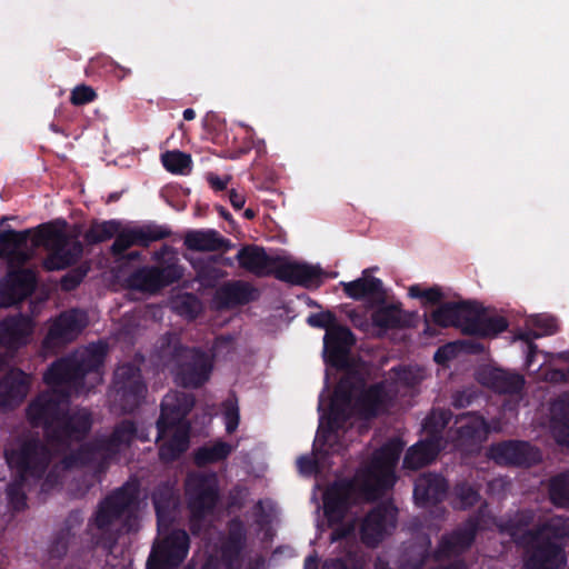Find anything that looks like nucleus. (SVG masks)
Returning a JSON list of instances; mask_svg holds the SVG:
<instances>
[{"label": "nucleus", "mask_w": 569, "mask_h": 569, "mask_svg": "<svg viewBox=\"0 0 569 569\" xmlns=\"http://www.w3.org/2000/svg\"><path fill=\"white\" fill-rule=\"evenodd\" d=\"M535 516L531 509L518 510L502 518L497 523L498 530L526 549L525 569H562L567 565L565 549L569 537V518L555 516L529 529Z\"/></svg>", "instance_id": "nucleus-1"}, {"label": "nucleus", "mask_w": 569, "mask_h": 569, "mask_svg": "<svg viewBox=\"0 0 569 569\" xmlns=\"http://www.w3.org/2000/svg\"><path fill=\"white\" fill-rule=\"evenodd\" d=\"M68 223L63 219L39 224L36 229L16 231L12 229L0 231V259L16 258L26 254L18 252L32 236V246L42 247L48 251L43 260V267L48 271L63 270L77 263L83 253L82 243L66 231Z\"/></svg>", "instance_id": "nucleus-2"}, {"label": "nucleus", "mask_w": 569, "mask_h": 569, "mask_svg": "<svg viewBox=\"0 0 569 569\" xmlns=\"http://www.w3.org/2000/svg\"><path fill=\"white\" fill-rule=\"evenodd\" d=\"M69 393L48 390L39 393L26 413L33 428H42L47 440L54 446H69L83 440L91 430L92 418L87 410L70 412Z\"/></svg>", "instance_id": "nucleus-3"}, {"label": "nucleus", "mask_w": 569, "mask_h": 569, "mask_svg": "<svg viewBox=\"0 0 569 569\" xmlns=\"http://www.w3.org/2000/svg\"><path fill=\"white\" fill-rule=\"evenodd\" d=\"M139 496V483L127 481L98 503L86 528L90 548L112 551L120 535V519L138 506Z\"/></svg>", "instance_id": "nucleus-4"}, {"label": "nucleus", "mask_w": 569, "mask_h": 569, "mask_svg": "<svg viewBox=\"0 0 569 569\" xmlns=\"http://www.w3.org/2000/svg\"><path fill=\"white\" fill-rule=\"evenodd\" d=\"M4 455L8 466L16 473L14 480L7 486V498L10 507L20 512L27 508L26 485L40 481L49 468L52 453L42 440L29 438Z\"/></svg>", "instance_id": "nucleus-5"}, {"label": "nucleus", "mask_w": 569, "mask_h": 569, "mask_svg": "<svg viewBox=\"0 0 569 569\" xmlns=\"http://www.w3.org/2000/svg\"><path fill=\"white\" fill-rule=\"evenodd\" d=\"M160 360L174 367L176 381L183 388H201L209 379L213 368L212 359L201 348L182 343L180 333L168 331L157 342Z\"/></svg>", "instance_id": "nucleus-6"}, {"label": "nucleus", "mask_w": 569, "mask_h": 569, "mask_svg": "<svg viewBox=\"0 0 569 569\" xmlns=\"http://www.w3.org/2000/svg\"><path fill=\"white\" fill-rule=\"evenodd\" d=\"M350 378H341L337 383L329 406L328 413L320 417V423L313 441L312 452L323 457L338 453L343 449L341 433L346 425L356 415L351 391L361 387V380L350 381Z\"/></svg>", "instance_id": "nucleus-7"}, {"label": "nucleus", "mask_w": 569, "mask_h": 569, "mask_svg": "<svg viewBox=\"0 0 569 569\" xmlns=\"http://www.w3.org/2000/svg\"><path fill=\"white\" fill-rule=\"evenodd\" d=\"M479 529V518L469 517L451 532L442 535L432 553L429 539L422 545L409 548L402 558V569H422L430 556L435 561L460 557L471 548Z\"/></svg>", "instance_id": "nucleus-8"}, {"label": "nucleus", "mask_w": 569, "mask_h": 569, "mask_svg": "<svg viewBox=\"0 0 569 569\" xmlns=\"http://www.w3.org/2000/svg\"><path fill=\"white\" fill-rule=\"evenodd\" d=\"M216 473L192 472L184 480V499L189 512L188 527L192 536L200 537L210 527L209 518L220 502Z\"/></svg>", "instance_id": "nucleus-9"}, {"label": "nucleus", "mask_w": 569, "mask_h": 569, "mask_svg": "<svg viewBox=\"0 0 569 569\" xmlns=\"http://www.w3.org/2000/svg\"><path fill=\"white\" fill-rule=\"evenodd\" d=\"M152 259L157 264L139 267L124 279L126 289L156 295L182 279L184 268L171 247L163 244Z\"/></svg>", "instance_id": "nucleus-10"}, {"label": "nucleus", "mask_w": 569, "mask_h": 569, "mask_svg": "<svg viewBox=\"0 0 569 569\" xmlns=\"http://www.w3.org/2000/svg\"><path fill=\"white\" fill-rule=\"evenodd\" d=\"M147 395V385L140 367L126 362L117 367L112 380V405L121 413H131L140 407Z\"/></svg>", "instance_id": "nucleus-11"}, {"label": "nucleus", "mask_w": 569, "mask_h": 569, "mask_svg": "<svg viewBox=\"0 0 569 569\" xmlns=\"http://www.w3.org/2000/svg\"><path fill=\"white\" fill-rule=\"evenodd\" d=\"M190 543L184 529H171L153 541L146 569H179L189 555Z\"/></svg>", "instance_id": "nucleus-12"}, {"label": "nucleus", "mask_w": 569, "mask_h": 569, "mask_svg": "<svg viewBox=\"0 0 569 569\" xmlns=\"http://www.w3.org/2000/svg\"><path fill=\"white\" fill-rule=\"evenodd\" d=\"M398 509L390 502L371 508L359 522V539L367 548H377L397 528Z\"/></svg>", "instance_id": "nucleus-13"}, {"label": "nucleus", "mask_w": 569, "mask_h": 569, "mask_svg": "<svg viewBox=\"0 0 569 569\" xmlns=\"http://www.w3.org/2000/svg\"><path fill=\"white\" fill-rule=\"evenodd\" d=\"M341 378H350L353 382L356 378L361 380V387L351 391L353 409L358 417L366 420L373 419L387 409L390 397L383 381L367 386L363 375L356 370L348 371Z\"/></svg>", "instance_id": "nucleus-14"}, {"label": "nucleus", "mask_w": 569, "mask_h": 569, "mask_svg": "<svg viewBox=\"0 0 569 569\" xmlns=\"http://www.w3.org/2000/svg\"><path fill=\"white\" fill-rule=\"evenodd\" d=\"M196 399L193 395L171 391L167 393L160 406V416L156 422L158 439L163 438L171 428L181 427V425L191 426L187 416L194 407Z\"/></svg>", "instance_id": "nucleus-15"}, {"label": "nucleus", "mask_w": 569, "mask_h": 569, "mask_svg": "<svg viewBox=\"0 0 569 569\" xmlns=\"http://www.w3.org/2000/svg\"><path fill=\"white\" fill-rule=\"evenodd\" d=\"M88 325L87 313L73 308L62 311L50 325L42 341L44 349H53L72 342Z\"/></svg>", "instance_id": "nucleus-16"}, {"label": "nucleus", "mask_w": 569, "mask_h": 569, "mask_svg": "<svg viewBox=\"0 0 569 569\" xmlns=\"http://www.w3.org/2000/svg\"><path fill=\"white\" fill-rule=\"evenodd\" d=\"M170 236L169 228L154 222L124 228L117 234L110 247V252L113 257H123L124 252L133 246L148 248L152 242L167 239Z\"/></svg>", "instance_id": "nucleus-17"}, {"label": "nucleus", "mask_w": 569, "mask_h": 569, "mask_svg": "<svg viewBox=\"0 0 569 569\" xmlns=\"http://www.w3.org/2000/svg\"><path fill=\"white\" fill-rule=\"evenodd\" d=\"M455 447L465 452L477 451L487 440L489 426L486 419L477 412L458 415L455 420Z\"/></svg>", "instance_id": "nucleus-18"}, {"label": "nucleus", "mask_w": 569, "mask_h": 569, "mask_svg": "<svg viewBox=\"0 0 569 569\" xmlns=\"http://www.w3.org/2000/svg\"><path fill=\"white\" fill-rule=\"evenodd\" d=\"M489 457L499 466L531 467L541 461V452L528 441L505 440L492 443Z\"/></svg>", "instance_id": "nucleus-19"}, {"label": "nucleus", "mask_w": 569, "mask_h": 569, "mask_svg": "<svg viewBox=\"0 0 569 569\" xmlns=\"http://www.w3.org/2000/svg\"><path fill=\"white\" fill-rule=\"evenodd\" d=\"M37 286L36 272L28 268L10 269L0 280V308H10L29 298Z\"/></svg>", "instance_id": "nucleus-20"}, {"label": "nucleus", "mask_w": 569, "mask_h": 569, "mask_svg": "<svg viewBox=\"0 0 569 569\" xmlns=\"http://www.w3.org/2000/svg\"><path fill=\"white\" fill-rule=\"evenodd\" d=\"M471 310L467 325L463 326V335L481 339H493L509 328L506 317L488 315L487 309L477 301H471Z\"/></svg>", "instance_id": "nucleus-21"}, {"label": "nucleus", "mask_w": 569, "mask_h": 569, "mask_svg": "<svg viewBox=\"0 0 569 569\" xmlns=\"http://www.w3.org/2000/svg\"><path fill=\"white\" fill-rule=\"evenodd\" d=\"M33 329L34 322L30 316H8L0 321V346L13 358L17 350L29 343Z\"/></svg>", "instance_id": "nucleus-22"}, {"label": "nucleus", "mask_w": 569, "mask_h": 569, "mask_svg": "<svg viewBox=\"0 0 569 569\" xmlns=\"http://www.w3.org/2000/svg\"><path fill=\"white\" fill-rule=\"evenodd\" d=\"M110 457L107 453L100 439L81 445L78 449L66 455L60 465L63 470L90 467L96 473L106 472L109 467Z\"/></svg>", "instance_id": "nucleus-23"}, {"label": "nucleus", "mask_w": 569, "mask_h": 569, "mask_svg": "<svg viewBox=\"0 0 569 569\" xmlns=\"http://www.w3.org/2000/svg\"><path fill=\"white\" fill-rule=\"evenodd\" d=\"M78 370V367L74 366V358H60L47 369L43 375V381L50 387V390H57V392L67 391L70 398L72 395L79 393L83 388Z\"/></svg>", "instance_id": "nucleus-24"}, {"label": "nucleus", "mask_w": 569, "mask_h": 569, "mask_svg": "<svg viewBox=\"0 0 569 569\" xmlns=\"http://www.w3.org/2000/svg\"><path fill=\"white\" fill-rule=\"evenodd\" d=\"M355 341V336L348 327L336 325L328 328L323 337L326 362L338 369L346 368L348 355Z\"/></svg>", "instance_id": "nucleus-25"}, {"label": "nucleus", "mask_w": 569, "mask_h": 569, "mask_svg": "<svg viewBox=\"0 0 569 569\" xmlns=\"http://www.w3.org/2000/svg\"><path fill=\"white\" fill-rule=\"evenodd\" d=\"M471 301H447L441 302L430 313L423 315L425 332H430L431 323L440 328H458L463 333V326L467 325L471 310Z\"/></svg>", "instance_id": "nucleus-26"}, {"label": "nucleus", "mask_w": 569, "mask_h": 569, "mask_svg": "<svg viewBox=\"0 0 569 569\" xmlns=\"http://www.w3.org/2000/svg\"><path fill=\"white\" fill-rule=\"evenodd\" d=\"M353 488L349 481H336L323 493V515L329 527L340 523L347 516Z\"/></svg>", "instance_id": "nucleus-27"}, {"label": "nucleus", "mask_w": 569, "mask_h": 569, "mask_svg": "<svg viewBox=\"0 0 569 569\" xmlns=\"http://www.w3.org/2000/svg\"><path fill=\"white\" fill-rule=\"evenodd\" d=\"M31 376L19 368H10L0 379V410L13 409L29 393Z\"/></svg>", "instance_id": "nucleus-28"}, {"label": "nucleus", "mask_w": 569, "mask_h": 569, "mask_svg": "<svg viewBox=\"0 0 569 569\" xmlns=\"http://www.w3.org/2000/svg\"><path fill=\"white\" fill-rule=\"evenodd\" d=\"M375 305L376 308L371 312V322L373 327L382 332L413 327L416 312L403 310L400 302L386 303L385 298L383 302H375Z\"/></svg>", "instance_id": "nucleus-29"}, {"label": "nucleus", "mask_w": 569, "mask_h": 569, "mask_svg": "<svg viewBox=\"0 0 569 569\" xmlns=\"http://www.w3.org/2000/svg\"><path fill=\"white\" fill-rule=\"evenodd\" d=\"M83 523V513L80 509L71 510L64 519L61 528L54 533L50 546L49 556L52 559H62L68 551L78 543V532Z\"/></svg>", "instance_id": "nucleus-30"}, {"label": "nucleus", "mask_w": 569, "mask_h": 569, "mask_svg": "<svg viewBox=\"0 0 569 569\" xmlns=\"http://www.w3.org/2000/svg\"><path fill=\"white\" fill-rule=\"evenodd\" d=\"M448 489L449 485L445 477L425 472L415 480L413 499L419 507L436 506L446 499Z\"/></svg>", "instance_id": "nucleus-31"}, {"label": "nucleus", "mask_w": 569, "mask_h": 569, "mask_svg": "<svg viewBox=\"0 0 569 569\" xmlns=\"http://www.w3.org/2000/svg\"><path fill=\"white\" fill-rule=\"evenodd\" d=\"M247 545V528L240 517L227 523V538L221 547V559L226 569H240V557Z\"/></svg>", "instance_id": "nucleus-32"}, {"label": "nucleus", "mask_w": 569, "mask_h": 569, "mask_svg": "<svg viewBox=\"0 0 569 569\" xmlns=\"http://www.w3.org/2000/svg\"><path fill=\"white\" fill-rule=\"evenodd\" d=\"M273 276L280 281L310 288L321 283L322 271L319 267L305 262L284 261L277 263Z\"/></svg>", "instance_id": "nucleus-33"}, {"label": "nucleus", "mask_w": 569, "mask_h": 569, "mask_svg": "<svg viewBox=\"0 0 569 569\" xmlns=\"http://www.w3.org/2000/svg\"><path fill=\"white\" fill-rule=\"evenodd\" d=\"M236 260L240 268L259 278L273 274L279 262L278 258L270 257L264 248L256 244L243 246L236 254Z\"/></svg>", "instance_id": "nucleus-34"}, {"label": "nucleus", "mask_w": 569, "mask_h": 569, "mask_svg": "<svg viewBox=\"0 0 569 569\" xmlns=\"http://www.w3.org/2000/svg\"><path fill=\"white\" fill-rule=\"evenodd\" d=\"M191 426L181 425L178 428H171L163 437L158 439V457L166 465L179 460L190 447Z\"/></svg>", "instance_id": "nucleus-35"}, {"label": "nucleus", "mask_w": 569, "mask_h": 569, "mask_svg": "<svg viewBox=\"0 0 569 569\" xmlns=\"http://www.w3.org/2000/svg\"><path fill=\"white\" fill-rule=\"evenodd\" d=\"M196 272V280L204 288H213L218 281L226 276L220 266L231 267L230 258L222 254H211L208 257H190L186 256Z\"/></svg>", "instance_id": "nucleus-36"}, {"label": "nucleus", "mask_w": 569, "mask_h": 569, "mask_svg": "<svg viewBox=\"0 0 569 569\" xmlns=\"http://www.w3.org/2000/svg\"><path fill=\"white\" fill-rule=\"evenodd\" d=\"M478 380L497 393L518 395L522 391L525 379L499 368H487L479 372Z\"/></svg>", "instance_id": "nucleus-37"}, {"label": "nucleus", "mask_w": 569, "mask_h": 569, "mask_svg": "<svg viewBox=\"0 0 569 569\" xmlns=\"http://www.w3.org/2000/svg\"><path fill=\"white\" fill-rule=\"evenodd\" d=\"M99 439L110 458L119 453L122 448H129L136 439L147 440L146 437L138 435L137 423L130 419L120 420L108 437Z\"/></svg>", "instance_id": "nucleus-38"}, {"label": "nucleus", "mask_w": 569, "mask_h": 569, "mask_svg": "<svg viewBox=\"0 0 569 569\" xmlns=\"http://www.w3.org/2000/svg\"><path fill=\"white\" fill-rule=\"evenodd\" d=\"M441 450V438L432 435L410 447L403 458V468L418 470L431 463Z\"/></svg>", "instance_id": "nucleus-39"}, {"label": "nucleus", "mask_w": 569, "mask_h": 569, "mask_svg": "<svg viewBox=\"0 0 569 569\" xmlns=\"http://www.w3.org/2000/svg\"><path fill=\"white\" fill-rule=\"evenodd\" d=\"M258 297L257 289L249 282L233 280L222 284L216 292V299L226 308L244 306Z\"/></svg>", "instance_id": "nucleus-40"}, {"label": "nucleus", "mask_w": 569, "mask_h": 569, "mask_svg": "<svg viewBox=\"0 0 569 569\" xmlns=\"http://www.w3.org/2000/svg\"><path fill=\"white\" fill-rule=\"evenodd\" d=\"M347 297L360 301L370 298L373 302H383V283L376 277H361L350 282H341Z\"/></svg>", "instance_id": "nucleus-41"}, {"label": "nucleus", "mask_w": 569, "mask_h": 569, "mask_svg": "<svg viewBox=\"0 0 569 569\" xmlns=\"http://www.w3.org/2000/svg\"><path fill=\"white\" fill-rule=\"evenodd\" d=\"M151 499L154 507L158 526L160 527L166 522H170L173 517V511L178 505V496L173 485L168 481L159 483L154 488L151 495Z\"/></svg>", "instance_id": "nucleus-42"}, {"label": "nucleus", "mask_w": 569, "mask_h": 569, "mask_svg": "<svg viewBox=\"0 0 569 569\" xmlns=\"http://www.w3.org/2000/svg\"><path fill=\"white\" fill-rule=\"evenodd\" d=\"M184 246L192 251L229 250L231 241L213 229L189 231L184 237Z\"/></svg>", "instance_id": "nucleus-43"}, {"label": "nucleus", "mask_w": 569, "mask_h": 569, "mask_svg": "<svg viewBox=\"0 0 569 569\" xmlns=\"http://www.w3.org/2000/svg\"><path fill=\"white\" fill-rule=\"evenodd\" d=\"M551 411L557 441L569 446V393L559 397L552 403Z\"/></svg>", "instance_id": "nucleus-44"}, {"label": "nucleus", "mask_w": 569, "mask_h": 569, "mask_svg": "<svg viewBox=\"0 0 569 569\" xmlns=\"http://www.w3.org/2000/svg\"><path fill=\"white\" fill-rule=\"evenodd\" d=\"M402 450L403 443L399 439L389 440L373 452L368 468L395 470Z\"/></svg>", "instance_id": "nucleus-45"}, {"label": "nucleus", "mask_w": 569, "mask_h": 569, "mask_svg": "<svg viewBox=\"0 0 569 569\" xmlns=\"http://www.w3.org/2000/svg\"><path fill=\"white\" fill-rule=\"evenodd\" d=\"M231 452L230 443L218 440L211 446H201L194 450L193 461L197 467L202 468L226 460Z\"/></svg>", "instance_id": "nucleus-46"}, {"label": "nucleus", "mask_w": 569, "mask_h": 569, "mask_svg": "<svg viewBox=\"0 0 569 569\" xmlns=\"http://www.w3.org/2000/svg\"><path fill=\"white\" fill-rule=\"evenodd\" d=\"M120 229L121 222L118 220L99 221L94 219L84 232L83 239L88 244H98L117 237Z\"/></svg>", "instance_id": "nucleus-47"}, {"label": "nucleus", "mask_w": 569, "mask_h": 569, "mask_svg": "<svg viewBox=\"0 0 569 569\" xmlns=\"http://www.w3.org/2000/svg\"><path fill=\"white\" fill-rule=\"evenodd\" d=\"M548 493L553 506L569 508V469L549 480Z\"/></svg>", "instance_id": "nucleus-48"}, {"label": "nucleus", "mask_w": 569, "mask_h": 569, "mask_svg": "<svg viewBox=\"0 0 569 569\" xmlns=\"http://www.w3.org/2000/svg\"><path fill=\"white\" fill-rule=\"evenodd\" d=\"M74 358V366L78 367V375L84 383V378L88 373H98L104 361V350L101 348H93L87 350L80 358Z\"/></svg>", "instance_id": "nucleus-49"}, {"label": "nucleus", "mask_w": 569, "mask_h": 569, "mask_svg": "<svg viewBox=\"0 0 569 569\" xmlns=\"http://www.w3.org/2000/svg\"><path fill=\"white\" fill-rule=\"evenodd\" d=\"M164 169L171 173L186 174L191 169V157L179 150L166 151L161 154Z\"/></svg>", "instance_id": "nucleus-50"}, {"label": "nucleus", "mask_w": 569, "mask_h": 569, "mask_svg": "<svg viewBox=\"0 0 569 569\" xmlns=\"http://www.w3.org/2000/svg\"><path fill=\"white\" fill-rule=\"evenodd\" d=\"M408 295L410 298L420 299L422 307L438 306L442 302L445 295L439 286L422 288L420 284L409 287Z\"/></svg>", "instance_id": "nucleus-51"}, {"label": "nucleus", "mask_w": 569, "mask_h": 569, "mask_svg": "<svg viewBox=\"0 0 569 569\" xmlns=\"http://www.w3.org/2000/svg\"><path fill=\"white\" fill-rule=\"evenodd\" d=\"M453 493L458 500V508L462 510L472 508L480 500L478 489L467 481L458 482L453 488Z\"/></svg>", "instance_id": "nucleus-52"}, {"label": "nucleus", "mask_w": 569, "mask_h": 569, "mask_svg": "<svg viewBox=\"0 0 569 569\" xmlns=\"http://www.w3.org/2000/svg\"><path fill=\"white\" fill-rule=\"evenodd\" d=\"M368 476L372 479L376 486L381 490L391 489L396 482V475L393 469H371L368 468Z\"/></svg>", "instance_id": "nucleus-53"}, {"label": "nucleus", "mask_w": 569, "mask_h": 569, "mask_svg": "<svg viewBox=\"0 0 569 569\" xmlns=\"http://www.w3.org/2000/svg\"><path fill=\"white\" fill-rule=\"evenodd\" d=\"M531 325L533 328L539 330L537 331L538 333H535L536 338L553 335L558 329L556 319L543 315L535 316L531 319Z\"/></svg>", "instance_id": "nucleus-54"}, {"label": "nucleus", "mask_w": 569, "mask_h": 569, "mask_svg": "<svg viewBox=\"0 0 569 569\" xmlns=\"http://www.w3.org/2000/svg\"><path fill=\"white\" fill-rule=\"evenodd\" d=\"M223 419L227 433H233L237 430L240 422L239 408L236 401L233 402L231 400H227L224 402Z\"/></svg>", "instance_id": "nucleus-55"}, {"label": "nucleus", "mask_w": 569, "mask_h": 569, "mask_svg": "<svg viewBox=\"0 0 569 569\" xmlns=\"http://www.w3.org/2000/svg\"><path fill=\"white\" fill-rule=\"evenodd\" d=\"M336 321V315L329 310L311 313L307 319L309 326L313 328L326 329V331L328 328L335 327L337 325Z\"/></svg>", "instance_id": "nucleus-56"}, {"label": "nucleus", "mask_w": 569, "mask_h": 569, "mask_svg": "<svg viewBox=\"0 0 569 569\" xmlns=\"http://www.w3.org/2000/svg\"><path fill=\"white\" fill-rule=\"evenodd\" d=\"M97 97L96 91L86 84L77 86L70 96V102L73 106H84L91 101H93Z\"/></svg>", "instance_id": "nucleus-57"}, {"label": "nucleus", "mask_w": 569, "mask_h": 569, "mask_svg": "<svg viewBox=\"0 0 569 569\" xmlns=\"http://www.w3.org/2000/svg\"><path fill=\"white\" fill-rule=\"evenodd\" d=\"M87 276V270L82 268H76L64 274L61 279V287L67 291L74 290Z\"/></svg>", "instance_id": "nucleus-58"}, {"label": "nucleus", "mask_w": 569, "mask_h": 569, "mask_svg": "<svg viewBox=\"0 0 569 569\" xmlns=\"http://www.w3.org/2000/svg\"><path fill=\"white\" fill-rule=\"evenodd\" d=\"M328 569H365V563L356 558L337 557L326 561Z\"/></svg>", "instance_id": "nucleus-59"}, {"label": "nucleus", "mask_w": 569, "mask_h": 569, "mask_svg": "<svg viewBox=\"0 0 569 569\" xmlns=\"http://www.w3.org/2000/svg\"><path fill=\"white\" fill-rule=\"evenodd\" d=\"M458 343L449 342L439 347L435 355L433 360L439 365H445L457 356Z\"/></svg>", "instance_id": "nucleus-60"}, {"label": "nucleus", "mask_w": 569, "mask_h": 569, "mask_svg": "<svg viewBox=\"0 0 569 569\" xmlns=\"http://www.w3.org/2000/svg\"><path fill=\"white\" fill-rule=\"evenodd\" d=\"M335 526H337V527L333 528V530L330 535V539L332 542L345 540L355 535L356 523L353 521L343 523V520H342L340 523H336Z\"/></svg>", "instance_id": "nucleus-61"}, {"label": "nucleus", "mask_w": 569, "mask_h": 569, "mask_svg": "<svg viewBox=\"0 0 569 569\" xmlns=\"http://www.w3.org/2000/svg\"><path fill=\"white\" fill-rule=\"evenodd\" d=\"M297 467L300 473L305 476H311L319 471V463L317 459L308 455H303L298 458Z\"/></svg>", "instance_id": "nucleus-62"}, {"label": "nucleus", "mask_w": 569, "mask_h": 569, "mask_svg": "<svg viewBox=\"0 0 569 569\" xmlns=\"http://www.w3.org/2000/svg\"><path fill=\"white\" fill-rule=\"evenodd\" d=\"M247 491L242 487H234L228 497V507L241 510L246 505Z\"/></svg>", "instance_id": "nucleus-63"}, {"label": "nucleus", "mask_w": 569, "mask_h": 569, "mask_svg": "<svg viewBox=\"0 0 569 569\" xmlns=\"http://www.w3.org/2000/svg\"><path fill=\"white\" fill-rule=\"evenodd\" d=\"M40 480H42L41 492L46 493L61 485V477L53 469L50 470L48 473L46 471Z\"/></svg>", "instance_id": "nucleus-64"}]
</instances>
